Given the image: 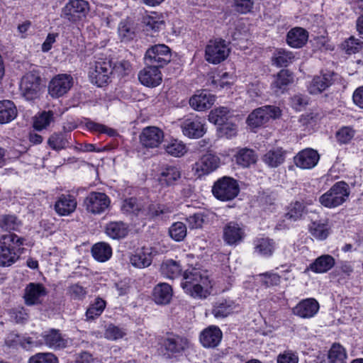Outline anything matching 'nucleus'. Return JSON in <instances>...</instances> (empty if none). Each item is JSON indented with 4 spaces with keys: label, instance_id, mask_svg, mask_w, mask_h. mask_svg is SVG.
<instances>
[{
    "label": "nucleus",
    "instance_id": "nucleus-61",
    "mask_svg": "<svg viewBox=\"0 0 363 363\" xmlns=\"http://www.w3.org/2000/svg\"><path fill=\"white\" fill-rule=\"evenodd\" d=\"M186 221L190 229L201 228L204 222L202 213H196L186 218Z\"/></svg>",
    "mask_w": 363,
    "mask_h": 363
},
{
    "label": "nucleus",
    "instance_id": "nucleus-33",
    "mask_svg": "<svg viewBox=\"0 0 363 363\" xmlns=\"http://www.w3.org/2000/svg\"><path fill=\"white\" fill-rule=\"evenodd\" d=\"M41 78L38 73H26L20 83L21 91H37L40 89Z\"/></svg>",
    "mask_w": 363,
    "mask_h": 363
},
{
    "label": "nucleus",
    "instance_id": "nucleus-54",
    "mask_svg": "<svg viewBox=\"0 0 363 363\" xmlns=\"http://www.w3.org/2000/svg\"><path fill=\"white\" fill-rule=\"evenodd\" d=\"M304 206L298 201L291 203L289 207L288 212L285 214L286 220L296 221L301 218Z\"/></svg>",
    "mask_w": 363,
    "mask_h": 363
},
{
    "label": "nucleus",
    "instance_id": "nucleus-49",
    "mask_svg": "<svg viewBox=\"0 0 363 363\" xmlns=\"http://www.w3.org/2000/svg\"><path fill=\"white\" fill-rule=\"evenodd\" d=\"M144 23L147 30H152L154 32L159 31L164 26L162 17L157 13H152L150 15L145 17Z\"/></svg>",
    "mask_w": 363,
    "mask_h": 363
},
{
    "label": "nucleus",
    "instance_id": "nucleus-19",
    "mask_svg": "<svg viewBox=\"0 0 363 363\" xmlns=\"http://www.w3.org/2000/svg\"><path fill=\"white\" fill-rule=\"evenodd\" d=\"M106 235L113 240H119L125 238L130 231L129 225L123 221H110L104 229Z\"/></svg>",
    "mask_w": 363,
    "mask_h": 363
},
{
    "label": "nucleus",
    "instance_id": "nucleus-38",
    "mask_svg": "<svg viewBox=\"0 0 363 363\" xmlns=\"http://www.w3.org/2000/svg\"><path fill=\"white\" fill-rule=\"evenodd\" d=\"M235 158L239 165L248 167L257 162V156L252 149L242 148L237 152Z\"/></svg>",
    "mask_w": 363,
    "mask_h": 363
},
{
    "label": "nucleus",
    "instance_id": "nucleus-26",
    "mask_svg": "<svg viewBox=\"0 0 363 363\" xmlns=\"http://www.w3.org/2000/svg\"><path fill=\"white\" fill-rule=\"evenodd\" d=\"M216 101V96L208 92H201L195 94L189 99L191 108L198 111H202L210 108Z\"/></svg>",
    "mask_w": 363,
    "mask_h": 363
},
{
    "label": "nucleus",
    "instance_id": "nucleus-17",
    "mask_svg": "<svg viewBox=\"0 0 363 363\" xmlns=\"http://www.w3.org/2000/svg\"><path fill=\"white\" fill-rule=\"evenodd\" d=\"M183 133L191 138H198L203 135L206 130L201 118L195 117L186 119L182 125Z\"/></svg>",
    "mask_w": 363,
    "mask_h": 363
},
{
    "label": "nucleus",
    "instance_id": "nucleus-32",
    "mask_svg": "<svg viewBox=\"0 0 363 363\" xmlns=\"http://www.w3.org/2000/svg\"><path fill=\"white\" fill-rule=\"evenodd\" d=\"M347 353L346 349L340 343L335 342L328 352L329 363H346Z\"/></svg>",
    "mask_w": 363,
    "mask_h": 363
},
{
    "label": "nucleus",
    "instance_id": "nucleus-20",
    "mask_svg": "<svg viewBox=\"0 0 363 363\" xmlns=\"http://www.w3.org/2000/svg\"><path fill=\"white\" fill-rule=\"evenodd\" d=\"M296 165L302 169H311L318 162V152L311 148L299 152L294 157Z\"/></svg>",
    "mask_w": 363,
    "mask_h": 363
},
{
    "label": "nucleus",
    "instance_id": "nucleus-6",
    "mask_svg": "<svg viewBox=\"0 0 363 363\" xmlns=\"http://www.w3.org/2000/svg\"><path fill=\"white\" fill-rule=\"evenodd\" d=\"M172 60L171 49L165 44H157L149 48L145 55L147 65L162 68Z\"/></svg>",
    "mask_w": 363,
    "mask_h": 363
},
{
    "label": "nucleus",
    "instance_id": "nucleus-25",
    "mask_svg": "<svg viewBox=\"0 0 363 363\" xmlns=\"http://www.w3.org/2000/svg\"><path fill=\"white\" fill-rule=\"evenodd\" d=\"M317 311L318 303L314 298L302 300L293 308L294 315L303 318L313 317Z\"/></svg>",
    "mask_w": 363,
    "mask_h": 363
},
{
    "label": "nucleus",
    "instance_id": "nucleus-28",
    "mask_svg": "<svg viewBox=\"0 0 363 363\" xmlns=\"http://www.w3.org/2000/svg\"><path fill=\"white\" fill-rule=\"evenodd\" d=\"M172 294V289L169 284L160 283L153 289L152 298L157 304L165 305L170 302Z\"/></svg>",
    "mask_w": 363,
    "mask_h": 363
},
{
    "label": "nucleus",
    "instance_id": "nucleus-52",
    "mask_svg": "<svg viewBox=\"0 0 363 363\" xmlns=\"http://www.w3.org/2000/svg\"><path fill=\"white\" fill-rule=\"evenodd\" d=\"M169 233L175 241H182L186 235V226L182 222H176L169 228Z\"/></svg>",
    "mask_w": 363,
    "mask_h": 363
},
{
    "label": "nucleus",
    "instance_id": "nucleus-51",
    "mask_svg": "<svg viewBox=\"0 0 363 363\" xmlns=\"http://www.w3.org/2000/svg\"><path fill=\"white\" fill-rule=\"evenodd\" d=\"M106 307V302L102 298H97L94 303L91 305L86 312L87 320H93L99 316Z\"/></svg>",
    "mask_w": 363,
    "mask_h": 363
},
{
    "label": "nucleus",
    "instance_id": "nucleus-60",
    "mask_svg": "<svg viewBox=\"0 0 363 363\" xmlns=\"http://www.w3.org/2000/svg\"><path fill=\"white\" fill-rule=\"evenodd\" d=\"M67 293L72 298L77 300L83 299L86 294L85 289L77 284L69 286Z\"/></svg>",
    "mask_w": 363,
    "mask_h": 363
},
{
    "label": "nucleus",
    "instance_id": "nucleus-23",
    "mask_svg": "<svg viewBox=\"0 0 363 363\" xmlns=\"http://www.w3.org/2000/svg\"><path fill=\"white\" fill-rule=\"evenodd\" d=\"M152 257V248L143 247L130 256V262L136 268L143 269L151 264Z\"/></svg>",
    "mask_w": 363,
    "mask_h": 363
},
{
    "label": "nucleus",
    "instance_id": "nucleus-12",
    "mask_svg": "<svg viewBox=\"0 0 363 363\" xmlns=\"http://www.w3.org/2000/svg\"><path fill=\"white\" fill-rule=\"evenodd\" d=\"M162 345L167 355L171 357L181 354L189 347L190 342L185 337L169 333L164 337Z\"/></svg>",
    "mask_w": 363,
    "mask_h": 363
},
{
    "label": "nucleus",
    "instance_id": "nucleus-5",
    "mask_svg": "<svg viewBox=\"0 0 363 363\" xmlns=\"http://www.w3.org/2000/svg\"><path fill=\"white\" fill-rule=\"evenodd\" d=\"M113 72L111 62L108 59L99 58L91 65L89 77L92 84L98 87H104L110 82Z\"/></svg>",
    "mask_w": 363,
    "mask_h": 363
},
{
    "label": "nucleus",
    "instance_id": "nucleus-50",
    "mask_svg": "<svg viewBox=\"0 0 363 363\" xmlns=\"http://www.w3.org/2000/svg\"><path fill=\"white\" fill-rule=\"evenodd\" d=\"M230 111L226 107H219L210 112L208 120L215 125H220L227 122Z\"/></svg>",
    "mask_w": 363,
    "mask_h": 363
},
{
    "label": "nucleus",
    "instance_id": "nucleus-47",
    "mask_svg": "<svg viewBox=\"0 0 363 363\" xmlns=\"http://www.w3.org/2000/svg\"><path fill=\"white\" fill-rule=\"evenodd\" d=\"M166 152L173 157H180L187 151L186 145L179 140H174L164 145Z\"/></svg>",
    "mask_w": 363,
    "mask_h": 363
},
{
    "label": "nucleus",
    "instance_id": "nucleus-55",
    "mask_svg": "<svg viewBox=\"0 0 363 363\" xmlns=\"http://www.w3.org/2000/svg\"><path fill=\"white\" fill-rule=\"evenodd\" d=\"M28 363H58V359L52 353L40 352L30 357Z\"/></svg>",
    "mask_w": 363,
    "mask_h": 363
},
{
    "label": "nucleus",
    "instance_id": "nucleus-27",
    "mask_svg": "<svg viewBox=\"0 0 363 363\" xmlns=\"http://www.w3.org/2000/svg\"><path fill=\"white\" fill-rule=\"evenodd\" d=\"M222 332L218 327L210 326L201 334L200 341L205 347H215L220 342Z\"/></svg>",
    "mask_w": 363,
    "mask_h": 363
},
{
    "label": "nucleus",
    "instance_id": "nucleus-35",
    "mask_svg": "<svg viewBox=\"0 0 363 363\" xmlns=\"http://www.w3.org/2000/svg\"><path fill=\"white\" fill-rule=\"evenodd\" d=\"M91 253L95 259L104 262L111 258L112 255V248L109 244L100 242L94 245L91 248Z\"/></svg>",
    "mask_w": 363,
    "mask_h": 363
},
{
    "label": "nucleus",
    "instance_id": "nucleus-48",
    "mask_svg": "<svg viewBox=\"0 0 363 363\" xmlns=\"http://www.w3.org/2000/svg\"><path fill=\"white\" fill-rule=\"evenodd\" d=\"M342 48L347 55L355 54L363 48V41L354 36H350L344 40Z\"/></svg>",
    "mask_w": 363,
    "mask_h": 363
},
{
    "label": "nucleus",
    "instance_id": "nucleus-14",
    "mask_svg": "<svg viewBox=\"0 0 363 363\" xmlns=\"http://www.w3.org/2000/svg\"><path fill=\"white\" fill-rule=\"evenodd\" d=\"M163 131L155 126L145 128L140 135V143L147 148L158 147L163 141Z\"/></svg>",
    "mask_w": 363,
    "mask_h": 363
},
{
    "label": "nucleus",
    "instance_id": "nucleus-30",
    "mask_svg": "<svg viewBox=\"0 0 363 363\" xmlns=\"http://www.w3.org/2000/svg\"><path fill=\"white\" fill-rule=\"evenodd\" d=\"M74 85L73 77L68 74H59L49 83L48 91H69Z\"/></svg>",
    "mask_w": 363,
    "mask_h": 363
},
{
    "label": "nucleus",
    "instance_id": "nucleus-39",
    "mask_svg": "<svg viewBox=\"0 0 363 363\" xmlns=\"http://www.w3.org/2000/svg\"><path fill=\"white\" fill-rule=\"evenodd\" d=\"M294 82V75L288 69H281L274 76L272 83V88L284 89L286 86Z\"/></svg>",
    "mask_w": 363,
    "mask_h": 363
},
{
    "label": "nucleus",
    "instance_id": "nucleus-3",
    "mask_svg": "<svg viewBox=\"0 0 363 363\" xmlns=\"http://www.w3.org/2000/svg\"><path fill=\"white\" fill-rule=\"evenodd\" d=\"M121 211L127 215L133 214L138 216L140 212L152 217L167 214L173 211V207L163 204L150 203L147 208L135 198L131 197L123 201Z\"/></svg>",
    "mask_w": 363,
    "mask_h": 363
},
{
    "label": "nucleus",
    "instance_id": "nucleus-13",
    "mask_svg": "<svg viewBox=\"0 0 363 363\" xmlns=\"http://www.w3.org/2000/svg\"><path fill=\"white\" fill-rule=\"evenodd\" d=\"M219 164L218 157L213 154H205L194 164L193 170L198 177H201L215 171L219 167Z\"/></svg>",
    "mask_w": 363,
    "mask_h": 363
},
{
    "label": "nucleus",
    "instance_id": "nucleus-41",
    "mask_svg": "<svg viewBox=\"0 0 363 363\" xmlns=\"http://www.w3.org/2000/svg\"><path fill=\"white\" fill-rule=\"evenodd\" d=\"M294 56L290 51L284 49H277L272 58V64L278 67H287L292 62Z\"/></svg>",
    "mask_w": 363,
    "mask_h": 363
},
{
    "label": "nucleus",
    "instance_id": "nucleus-18",
    "mask_svg": "<svg viewBox=\"0 0 363 363\" xmlns=\"http://www.w3.org/2000/svg\"><path fill=\"white\" fill-rule=\"evenodd\" d=\"M181 171L175 166H166L158 175L157 181L162 187L174 186L181 178Z\"/></svg>",
    "mask_w": 363,
    "mask_h": 363
},
{
    "label": "nucleus",
    "instance_id": "nucleus-36",
    "mask_svg": "<svg viewBox=\"0 0 363 363\" xmlns=\"http://www.w3.org/2000/svg\"><path fill=\"white\" fill-rule=\"evenodd\" d=\"M54 121L53 111H43L36 114L33 118V128L37 130L46 129Z\"/></svg>",
    "mask_w": 363,
    "mask_h": 363
},
{
    "label": "nucleus",
    "instance_id": "nucleus-53",
    "mask_svg": "<svg viewBox=\"0 0 363 363\" xmlns=\"http://www.w3.org/2000/svg\"><path fill=\"white\" fill-rule=\"evenodd\" d=\"M355 134V130L350 126H343L335 134L337 143L340 145L348 144L351 142Z\"/></svg>",
    "mask_w": 363,
    "mask_h": 363
},
{
    "label": "nucleus",
    "instance_id": "nucleus-44",
    "mask_svg": "<svg viewBox=\"0 0 363 363\" xmlns=\"http://www.w3.org/2000/svg\"><path fill=\"white\" fill-rule=\"evenodd\" d=\"M340 79V75L333 71H322L321 76H319V91H324L325 89L335 84Z\"/></svg>",
    "mask_w": 363,
    "mask_h": 363
},
{
    "label": "nucleus",
    "instance_id": "nucleus-40",
    "mask_svg": "<svg viewBox=\"0 0 363 363\" xmlns=\"http://www.w3.org/2000/svg\"><path fill=\"white\" fill-rule=\"evenodd\" d=\"M162 275L169 279H174L182 274V267L179 262L168 259L164 262L160 267Z\"/></svg>",
    "mask_w": 363,
    "mask_h": 363
},
{
    "label": "nucleus",
    "instance_id": "nucleus-45",
    "mask_svg": "<svg viewBox=\"0 0 363 363\" xmlns=\"http://www.w3.org/2000/svg\"><path fill=\"white\" fill-rule=\"evenodd\" d=\"M255 245L256 252L263 256H270L274 250V242L268 238L257 239Z\"/></svg>",
    "mask_w": 363,
    "mask_h": 363
},
{
    "label": "nucleus",
    "instance_id": "nucleus-8",
    "mask_svg": "<svg viewBox=\"0 0 363 363\" xmlns=\"http://www.w3.org/2000/svg\"><path fill=\"white\" fill-rule=\"evenodd\" d=\"M230 50L225 40L221 38L210 40L205 48V60L218 65L227 59Z\"/></svg>",
    "mask_w": 363,
    "mask_h": 363
},
{
    "label": "nucleus",
    "instance_id": "nucleus-58",
    "mask_svg": "<svg viewBox=\"0 0 363 363\" xmlns=\"http://www.w3.org/2000/svg\"><path fill=\"white\" fill-rule=\"evenodd\" d=\"M10 317L17 323H23L28 318L26 310L23 307H18L9 311Z\"/></svg>",
    "mask_w": 363,
    "mask_h": 363
},
{
    "label": "nucleus",
    "instance_id": "nucleus-24",
    "mask_svg": "<svg viewBox=\"0 0 363 363\" xmlns=\"http://www.w3.org/2000/svg\"><path fill=\"white\" fill-rule=\"evenodd\" d=\"M46 295V290L41 284L30 283L25 289L24 299L28 306L40 303V298Z\"/></svg>",
    "mask_w": 363,
    "mask_h": 363
},
{
    "label": "nucleus",
    "instance_id": "nucleus-57",
    "mask_svg": "<svg viewBox=\"0 0 363 363\" xmlns=\"http://www.w3.org/2000/svg\"><path fill=\"white\" fill-rule=\"evenodd\" d=\"M218 126V133L220 137L230 138L237 133V125L232 123L225 122Z\"/></svg>",
    "mask_w": 363,
    "mask_h": 363
},
{
    "label": "nucleus",
    "instance_id": "nucleus-10",
    "mask_svg": "<svg viewBox=\"0 0 363 363\" xmlns=\"http://www.w3.org/2000/svg\"><path fill=\"white\" fill-rule=\"evenodd\" d=\"M90 10L89 4L85 0H69L62 9L61 17L72 23L85 18Z\"/></svg>",
    "mask_w": 363,
    "mask_h": 363
},
{
    "label": "nucleus",
    "instance_id": "nucleus-63",
    "mask_svg": "<svg viewBox=\"0 0 363 363\" xmlns=\"http://www.w3.org/2000/svg\"><path fill=\"white\" fill-rule=\"evenodd\" d=\"M277 363H298V356L291 351H284L279 354L277 359Z\"/></svg>",
    "mask_w": 363,
    "mask_h": 363
},
{
    "label": "nucleus",
    "instance_id": "nucleus-62",
    "mask_svg": "<svg viewBox=\"0 0 363 363\" xmlns=\"http://www.w3.org/2000/svg\"><path fill=\"white\" fill-rule=\"evenodd\" d=\"M123 335L122 330L114 325H109L105 331V337L108 340H115L123 337Z\"/></svg>",
    "mask_w": 363,
    "mask_h": 363
},
{
    "label": "nucleus",
    "instance_id": "nucleus-9",
    "mask_svg": "<svg viewBox=\"0 0 363 363\" xmlns=\"http://www.w3.org/2000/svg\"><path fill=\"white\" fill-rule=\"evenodd\" d=\"M240 189L237 181L231 177H223L214 183L212 192L214 196L223 201L235 199Z\"/></svg>",
    "mask_w": 363,
    "mask_h": 363
},
{
    "label": "nucleus",
    "instance_id": "nucleus-59",
    "mask_svg": "<svg viewBox=\"0 0 363 363\" xmlns=\"http://www.w3.org/2000/svg\"><path fill=\"white\" fill-rule=\"evenodd\" d=\"M259 276L263 278L262 282L266 287L277 286L281 281V277L277 274L266 272Z\"/></svg>",
    "mask_w": 363,
    "mask_h": 363
},
{
    "label": "nucleus",
    "instance_id": "nucleus-42",
    "mask_svg": "<svg viewBox=\"0 0 363 363\" xmlns=\"http://www.w3.org/2000/svg\"><path fill=\"white\" fill-rule=\"evenodd\" d=\"M118 33L121 40L123 42L130 41L135 36V28L128 19L121 21L118 25Z\"/></svg>",
    "mask_w": 363,
    "mask_h": 363
},
{
    "label": "nucleus",
    "instance_id": "nucleus-7",
    "mask_svg": "<svg viewBox=\"0 0 363 363\" xmlns=\"http://www.w3.org/2000/svg\"><path fill=\"white\" fill-rule=\"evenodd\" d=\"M281 115L280 108L275 106H264L255 109L247 118V125L252 128L260 127L270 119L275 120Z\"/></svg>",
    "mask_w": 363,
    "mask_h": 363
},
{
    "label": "nucleus",
    "instance_id": "nucleus-56",
    "mask_svg": "<svg viewBox=\"0 0 363 363\" xmlns=\"http://www.w3.org/2000/svg\"><path fill=\"white\" fill-rule=\"evenodd\" d=\"M335 264V259L329 255L319 256V273H325L331 269Z\"/></svg>",
    "mask_w": 363,
    "mask_h": 363
},
{
    "label": "nucleus",
    "instance_id": "nucleus-29",
    "mask_svg": "<svg viewBox=\"0 0 363 363\" xmlns=\"http://www.w3.org/2000/svg\"><path fill=\"white\" fill-rule=\"evenodd\" d=\"M308 35L307 31L300 27L291 29L286 36L288 45L294 48L303 47L308 40Z\"/></svg>",
    "mask_w": 363,
    "mask_h": 363
},
{
    "label": "nucleus",
    "instance_id": "nucleus-43",
    "mask_svg": "<svg viewBox=\"0 0 363 363\" xmlns=\"http://www.w3.org/2000/svg\"><path fill=\"white\" fill-rule=\"evenodd\" d=\"M265 164L271 167H277L284 161V155L281 149H274L268 151L262 157Z\"/></svg>",
    "mask_w": 363,
    "mask_h": 363
},
{
    "label": "nucleus",
    "instance_id": "nucleus-21",
    "mask_svg": "<svg viewBox=\"0 0 363 363\" xmlns=\"http://www.w3.org/2000/svg\"><path fill=\"white\" fill-rule=\"evenodd\" d=\"M77 206L74 196L69 194H62L55 204V209L60 216H68L73 213Z\"/></svg>",
    "mask_w": 363,
    "mask_h": 363
},
{
    "label": "nucleus",
    "instance_id": "nucleus-15",
    "mask_svg": "<svg viewBox=\"0 0 363 363\" xmlns=\"http://www.w3.org/2000/svg\"><path fill=\"white\" fill-rule=\"evenodd\" d=\"M138 79L144 86L154 88L161 84L162 75L157 67L147 65L139 72Z\"/></svg>",
    "mask_w": 363,
    "mask_h": 363
},
{
    "label": "nucleus",
    "instance_id": "nucleus-4",
    "mask_svg": "<svg viewBox=\"0 0 363 363\" xmlns=\"http://www.w3.org/2000/svg\"><path fill=\"white\" fill-rule=\"evenodd\" d=\"M349 196L348 184L345 182H337L319 198V202L326 208H334L344 203Z\"/></svg>",
    "mask_w": 363,
    "mask_h": 363
},
{
    "label": "nucleus",
    "instance_id": "nucleus-1",
    "mask_svg": "<svg viewBox=\"0 0 363 363\" xmlns=\"http://www.w3.org/2000/svg\"><path fill=\"white\" fill-rule=\"evenodd\" d=\"M181 286L184 292L194 298H206L212 286L208 276L196 268L186 269L182 274Z\"/></svg>",
    "mask_w": 363,
    "mask_h": 363
},
{
    "label": "nucleus",
    "instance_id": "nucleus-64",
    "mask_svg": "<svg viewBox=\"0 0 363 363\" xmlns=\"http://www.w3.org/2000/svg\"><path fill=\"white\" fill-rule=\"evenodd\" d=\"M352 272V266L347 262H342L335 269V274L343 278L349 277Z\"/></svg>",
    "mask_w": 363,
    "mask_h": 363
},
{
    "label": "nucleus",
    "instance_id": "nucleus-16",
    "mask_svg": "<svg viewBox=\"0 0 363 363\" xmlns=\"http://www.w3.org/2000/svg\"><path fill=\"white\" fill-rule=\"evenodd\" d=\"M223 238L224 241L230 245H238L244 238L245 234L243 228L237 223L231 221L223 227Z\"/></svg>",
    "mask_w": 363,
    "mask_h": 363
},
{
    "label": "nucleus",
    "instance_id": "nucleus-46",
    "mask_svg": "<svg viewBox=\"0 0 363 363\" xmlns=\"http://www.w3.org/2000/svg\"><path fill=\"white\" fill-rule=\"evenodd\" d=\"M48 144L52 150L58 151L66 148L69 142L65 133H54L48 138Z\"/></svg>",
    "mask_w": 363,
    "mask_h": 363
},
{
    "label": "nucleus",
    "instance_id": "nucleus-31",
    "mask_svg": "<svg viewBox=\"0 0 363 363\" xmlns=\"http://www.w3.org/2000/svg\"><path fill=\"white\" fill-rule=\"evenodd\" d=\"M17 116V109L14 104L9 100L0 101V123H7Z\"/></svg>",
    "mask_w": 363,
    "mask_h": 363
},
{
    "label": "nucleus",
    "instance_id": "nucleus-22",
    "mask_svg": "<svg viewBox=\"0 0 363 363\" xmlns=\"http://www.w3.org/2000/svg\"><path fill=\"white\" fill-rule=\"evenodd\" d=\"M42 339L45 345L52 350H61L65 348L67 345V340L58 330L51 329L44 333Z\"/></svg>",
    "mask_w": 363,
    "mask_h": 363
},
{
    "label": "nucleus",
    "instance_id": "nucleus-37",
    "mask_svg": "<svg viewBox=\"0 0 363 363\" xmlns=\"http://www.w3.org/2000/svg\"><path fill=\"white\" fill-rule=\"evenodd\" d=\"M235 304L231 301L222 300L213 306L212 313L217 318H223L233 312Z\"/></svg>",
    "mask_w": 363,
    "mask_h": 363
},
{
    "label": "nucleus",
    "instance_id": "nucleus-2",
    "mask_svg": "<svg viewBox=\"0 0 363 363\" xmlns=\"http://www.w3.org/2000/svg\"><path fill=\"white\" fill-rule=\"evenodd\" d=\"M24 239L15 233L0 234V267H8L20 258Z\"/></svg>",
    "mask_w": 363,
    "mask_h": 363
},
{
    "label": "nucleus",
    "instance_id": "nucleus-11",
    "mask_svg": "<svg viewBox=\"0 0 363 363\" xmlns=\"http://www.w3.org/2000/svg\"><path fill=\"white\" fill-rule=\"evenodd\" d=\"M84 203L87 212L98 215L108 208L111 201L106 194L92 191L85 198Z\"/></svg>",
    "mask_w": 363,
    "mask_h": 363
},
{
    "label": "nucleus",
    "instance_id": "nucleus-34",
    "mask_svg": "<svg viewBox=\"0 0 363 363\" xmlns=\"http://www.w3.org/2000/svg\"><path fill=\"white\" fill-rule=\"evenodd\" d=\"M21 225V221L14 215H0V234L12 233L16 231Z\"/></svg>",
    "mask_w": 363,
    "mask_h": 363
}]
</instances>
